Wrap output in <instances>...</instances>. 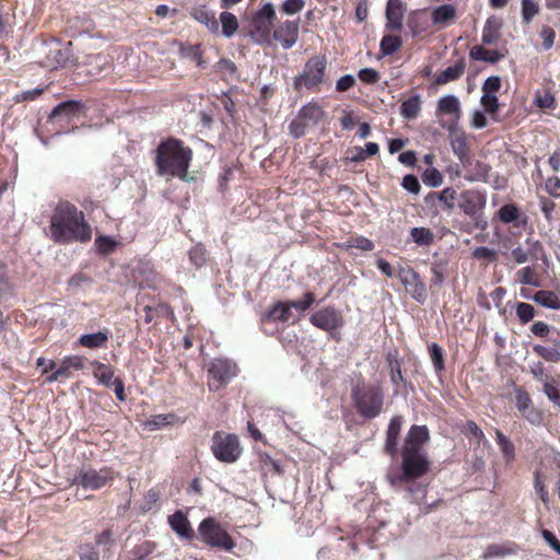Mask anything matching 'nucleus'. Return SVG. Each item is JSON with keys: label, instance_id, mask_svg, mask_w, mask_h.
<instances>
[{"label": "nucleus", "instance_id": "obj_62", "mask_svg": "<svg viewBox=\"0 0 560 560\" xmlns=\"http://www.w3.org/2000/svg\"><path fill=\"white\" fill-rule=\"evenodd\" d=\"M401 186L411 194H419L420 191V184L418 178L415 175H406L402 178Z\"/></svg>", "mask_w": 560, "mask_h": 560}, {"label": "nucleus", "instance_id": "obj_40", "mask_svg": "<svg viewBox=\"0 0 560 560\" xmlns=\"http://www.w3.org/2000/svg\"><path fill=\"white\" fill-rule=\"evenodd\" d=\"M516 277L520 283L539 287V278L535 269L530 266L524 267L516 272Z\"/></svg>", "mask_w": 560, "mask_h": 560}, {"label": "nucleus", "instance_id": "obj_21", "mask_svg": "<svg viewBox=\"0 0 560 560\" xmlns=\"http://www.w3.org/2000/svg\"><path fill=\"white\" fill-rule=\"evenodd\" d=\"M298 114L312 127L317 126L325 117L323 107L315 101H312L302 106Z\"/></svg>", "mask_w": 560, "mask_h": 560}, {"label": "nucleus", "instance_id": "obj_44", "mask_svg": "<svg viewBox=\"0 0 560 560\" xmlns=\"http://www.w3.org/2000/svg\"><path fill=\"white\" fill-rule=\"evenodd\" d=\"M310 128L313 127L298 114L289 125V132L294 139H299L303 137Z\"/></svg>", "mask_w": 560, "mask_h": 560}, {"label": "nucleus", "instance_id": "obj_47", "mask_svg": "<svg viewBox=\"0 0 560 560\" xmlns=\"http://www.w3.org/2000/svg\"><path fill=\"white\" fill-rule=\"evenodd\" d=\"M534 489L539 499L542 501L545 506L549 509L550 497L548 491L546 490L544 480L541 479V475L538 470L534 472Z\"/></svg>", "mask_w": 560, "mask_h": 560}, {"label": "nucleus", "instance_id": "obj_19", "mask_svg": "<svg viewBox=\"0 0 560 560\" xmlns=\"http://www.w3.org/2000/svg\"><path fill=\"white\" fill-rule=\"evenodd\" d=\"M168 524L171 528L182 538L192 540L195 533L187 516L182 511H176L174 514L168 516Z\"/></svg>", "mask_w": 560, "mask_h": 560}, {"label": "nucleus", "instance_id": "obj_33", "mask_svg": "<svg viewBox=\"0 0 560 560\" xmlns=\"http://www.w3.org/2000/svg\"><path fill=\"white\" fill-rule=\"evenodd\" d=\"M500 23L494 19H488L482 30V43L486 45H492L500 38Z\"/></svg>", "mask_w": 560, "mask_h": 560}, {"label": "nucleus", "instance_id": "obj_46", "mask_svg": "<svg viewBox=\"0 0 560 560\" xmlns=\"http://www.w3.org/2000/svg\"><path fill=\"white\" fill-rule=\"evenodd\" d=\"M290 308H295L300 313L307 311L315 302V294L313 292H305L300 300L287 301Z\"/></svg>", "mask_w": 560, "mask_h": 560}, {"label": "nucleus", "instance_id": "obj_38", "mask_svg": "<svg viewBox=\"0 0 560 560\" xmlns=\"http://www.w3.org/2000/svg\"><path fill=\"white\" fill-rule=\"evenodd\" d=\"M155 545L151 541H142L129 551V560H145L154 550Z\"/></svg>", "mask_w": 560, "mask_h": 560}, {"label": "nucleus", "instance_id": "obj_32", "mask_svg": "<svg viewBox=\"0 0 560 560\" xmlns=\"http://www.w3.org/2000/svg\"><path fill=\"white\" fill-rule=\"evenodd\" d=\"M94 246L100 255L108 256L117 249L119 242L112 236L98 235L95 238Z\"/></svg>", "mask_w": 560, "mask_h": 560}, {"label": "nucleus", "instance_id": "obj_10", "mask_svg": "<svg viewBox=\"0 0 560 560\" xmlns=\"http://www.w3.org/2000/svg\"><path fill=\"white\" fill-rule=\"evenodd\" d=\"M397 277L413 300L419 303H423L427 300L425 284L420 280L419 275L415 270L401 269Z\"/></svg>", "mask_w": 560, "mask_h": 560}, {"label": "nucleus", "instance_id": "obj_53", "mask_svg": "<svg viewBox=\"0 0 560 560\" xmlns=\"http://www.w3.org/2000/svg\"><path fill=\"white\" fill-rule=\"evenodd\" d=\"M430 357L433 362L434 369L436 372H441L444 370V357H443V350L442 348L432 343L430 346Z\"/></svg>", "mask_w": 560, "mask_h": 560}, {"label": "nucleus", "instance_id": "obj_57", "mask_svg": "<svg viewBox=\"0 0 560 560\" xmlns=\"http://www.w3.org/2000/svg\"><path fill=\"white\" fill-rule=\"evenodd\" d=\"M432 279L431 282L434 285H441L444 281L446 267L443 262H434L431 267Z\"/></svg>", "mask_w": 560, "mask_h": 560}, {"label": "nucleus", "instance_id": "obj_11", "mask_svg": "<svg viewBox=\"0 0 560 560\" xmlns=\"http://www.w3.org/2000/svg\"><path fill=\"white\" fill-rule=\"evenodd\" d=\"M85 360L86 359L82 355L65 357L56 371L47 376L46 381L48 383H54L70 378L74 371H81L85 368Z\"/></svg>", "mask_w": 560, "mask_h": 560}, {"label": "nucleus", "instance_id": "obj_41", "mask_svg": "<svg viewBox=\"0 0 560 560\" xmlns=\"http://www.w3.org/2000/svg\"><path fill=\"white\" fill-rule=\"evenodd\" d=\"M480 104L483 107L485 113L489 114L493 120L497 119V114L500 108L499 100L495 94H482Z\"/></svg>", "mask_w": 560, "mask_h": 560}, {"label": "nucleus", "instance_id": "obj_63", "mask_svg": "<svg viewBox=\"0 0 560 560\" xmlns=\"http://www.w3.org/2000/svg\"><path fill=\"white\" fill-rule=\"evenodd\" d=\"M534 104L539 108H553L555 97L549 92H545L535 97Z\"/></svg>", "mask_w": 560, "mask_h": 560}, {"label": "nucleus", "instance_id": "obj_6", "mask_svg": "<svg viewBox=\"0 0 560 560\" xmlns=\"http://www.w3.org/2000/svg\"><path fill=\"white\" fill-rule=\"evenodd\" d=\"M242 451L237 435L224 431L213 433L211 452L219 462L233 464L240 458Z\"/></svg>", "mask_w": 560, "mask_h": 560}, {"label": "nucleus", "instance_id": "obj_52", "mask_svg": "<svg viewBox=\"0 0 560 560\" xmlns=\"http://www.w3.org/2000/svg\"><path fill=\"white\" fill-rule=\"evenodd\" d=\"M80 560H100V551L95 544H83L79 548Z\"/></svg>", "mask_w": 560, "mask_h": 560}, {"label": "nucleus", "instance_id": "obj_42", "mask_svg": "<svg viewBox=\"0 0 560 560\" xmlns=\"http://www.w3.org/2000/svg\"><path fill=\"white\" fill-rule=\"evenodd\" d=\"M92 277L84 272H77L71 276L67 281V290L75 293L82 287L92 283Z\"/></svg>", "mask_w": 560, "mask_h": 560}, {"label": "nucleus", "instance_id": "obj_25", "mask_svg": "<svg viewBox=\"0 0 560 560\" xmlns=\"http://www.w3.org/2000/svg\"><path fill=\"white\" fill-rule=\"evenodd\" d=\"M466 68L465 59H459L454 66L447 67L435 79L438 84H446L451 81L459 79Z\"/></svg>", "mask_w": 560, "mask_h": 560}, {"label": "nucleus", "instance_id": "obj_28", "mask_svg": "<svg viewBox=\"0 0 560 560\" xmlns=\"http://www.w3.org/2000/svg\"><path fill=\"white\" fill-rule=\"evenodd\" d=\"M420 95H413L401 103L400 115L408 120L416 119L421 110Z\"/></svg>", "mask_w": 560, "mask_h": 560}, {"label": "nucleus", "instance_id": "obj_1", "mask_svg": "<svg viewBox=\"0 0 560 560\" xmlns=\"http://www.w3.org/2000/svg\"><path fill=\"white\" fill-rule=\"evenodd\" d=\"M49 230L51 240L58 244L89 243L93 235L84 212L68 200L54 208Z\"/></svg>", "mask_w": 560, "mask_h": 560}, {"label": "nucleus", "instance_id": "obj_15", "mask_svg": "<svg viewBox=\"0 0 560 560\" xmlns=\"http://www.w3.org/2000/svg\"><path fill=\"white\" fill-rule=\"evenodd\" d=\"M406 12V5L401 0H388L386 4V28L395 32L402 30V22Z\"/></svg>", "mask_w": 560, "mask_h": 560}, {"label": "nucleus", "instance_id": "obj_35", "mask_svg": "<svg viewBox=\"0 0 560 560\" xmlns=\"http://www.w3.org/2000/svg\"><path fill=\"white\" fill-rule=\"evenodd\" d=\"M410 237L419 246H428L434 242V233L428 228H412Z\"/></svg>", "mask_w": 560, "mask_h": 560}, {"label": "nucleus", "instance_id": "obj_64", "mask_svg": "<svg viewBox=\"0 0 560 560\" xmlns=\"http://www.w3.org/2000/svg\"><path fill=\"white\" fill-rule=\"evenodd\" d=\"M544 393L546 394L550 401L560 406V392L555 385L546 382L544 384Z\"/></svg>", "mask_w": 560, "mask_h": 560}, {"label": "nucleus", "instance_id": "obj_34", "mask_svg": "<svg viewBox=\"0 0 560 560\" xmlns=\"http://www.w3.org/2000/svg\"><path fill=\"white\" fill-rule=\"evenodd\" d=\"M495 440L500 446L503 458L506 463H511L515 458L514 444L499 430H495Z\"/></svg>", "mask_w": 560, "mask_h": 560}, {"label": "nucleus", "instance_id": "obj_45", "mask_svg": "<svg viewBox=\"0 0 560 560\" xmlns=\"http://www.w3.org/2000/svg\"><path fill=\"white\" fill-rule=\"evenodd\" d=\"M522 20L524 24H529L539 13V4L535 0H522Z\"/></svg>", "mask_w": 560, "mask_h": 560}, {"label": "nucleus", "instance_id": "obj_36", "mask_svg": "<svg viewBox=\"0 0 560 560\" xmlns=\"http://www.w3.org/2000/svg\"><path fill=\"white\" fill-rule=\"evenodd\" d=\"M220 22L222 24V34L230 38L238 30V21L233 13L224 11L220 14Z\"/></svg>", "mask_w": 560, "mask_h": 560}, {"label": "nucleus", "instance_id": "obj_3", "mask_svg": "<svg viewBox=\"0 0 560 560\" xmlns=\"http://www.w3.org/2000/svg\"><path fill=\"white\" fill-rule=\"evenodd\" d=\"M429 430L425 425H412L404 442L401 450L402 472L397 477L399 481H411L422 477L429 470V460L423 445L429 441Z\"/></svg>", "mask_w": 560, "mask_h": 560}, {"label": "nucleus", "instance_id": "obj_27", "mask_svg": "<svg viewBox=\"0 0 560 560\" xmlns=\"http://www.w3.org/2000/svg\"><path fill=\"white\" fill-rule=\"evenodd\" d=\"M469 56L472 60H481L489 63H495L499 60L504 58V54L498 51V50H488L482 46H474L470 51Z\"/></svg>", "mask_w": 560, "mask_h": 560}, {"label": "nucleus", "instance_id": "obj_14", "mask_svg": "<svg viewBox=\"0 0 560 560\" xmlns=\"http://www.w3.org/2000/svg\"><path fill=\"white\" fill-rule=\"evenodd\" d=\"M310 322L323 330H334L342 325V317L334 307L327 306L313 313Z\"/></svg>", "mask_w": 560, "mask_h": 560}, {"label": "nucleus", "instance_id": "obj_58", "mask_svg": "<svg viewBox=\"0 0 560 560\" xmlns=\"http://www.w3.org/2000/svg\"><path fill=\"white\" fill-rule=\"evenodd\" d=\"M515 405L518 411H527L529 406H532V399L528 393L522 388H517L515 394Z\"/></svg>", "mask_w": 560, "mask_h": 560}, {"label": "nucleus", "instance_id": "obj_16", "mask_svg": "<svg viewBox=\"0 0 560 560\" xmlns=\"http://www.w3.org/2000/svg\"><path fill=\"white\" fill-rule=\"evenodd\" d=\"M350 550V540L340 536L337 542L320 548L317 553L318 560H347Z\"/></svg>", "mask_w": 560, "mask_h": 560}, {"label": "nucleus", "instance_id": "obj_17", "mask_svg": "<svg viewBox=\"0 0 560 560\" xmlns=\"http://www.w3.org/2000/svg\"><path fill=\"white\" fill-rule=\"evenodd\" d=\"M110 338V331L103 329L93 334H83L79 337L77 343L91 350L106 349Z\"/></svg>", "mask_w": 560, "mask_h": 560}, {"label": "nucleus", "instance_id": "obj_23", "mask_svg": "<svg viewBox=\"0 0 560 560\" xmlns=\"http://www.w3.org/2000/svg\"><path fill=\"white\" fill-rule=\"evenodd\" d=\"M190 15L199 23L205 24L210 32H218L219 23L215 18V14L212 11L208 10L206 5L194 8L190 12Z\"/></svg>", "mask_w": 560, "mask_h": 560}, {"label": "nucleus", "instance_id": "obj_18", "mask_svg": "<svg viewBox=\"0 0 560 560\" xmlns=\"http://www.w3.org/2000/svg\"><path fill=\"white\" fill-rule=\"evenodd\" d=\"M402 425V417L395 416L390 419L387 432H386V441L384 445L385 452L390 455L395 456L397 454V444H398V438L401 431Z\"/></svg>", "mask_w": 560, "mask_h": 560}, {"label": "nucleus", "instance_id": "obj_5", "mask_svg": "<svg viewBox=\"0 0 560 560\" xmlns=\"http://www.w3.org/2000/svg\"><path fill=\"white\" fill-rule=\"evenodd\" d=\"M197 537L201 542L214 549L232 551L236 546L232 536L213 517H206L200 522Z\"/></svg>", "mask_w": 560, "mask_h": 560}, {"label": "nucleus", "instance_id": "obj_51", "mask_svg": "<svg viewBox=\"0 0 560 560\" xmlns=\"http://www.w3.org/2000/svg\"><path fill=\"white\" fill-rule=\"evenodd\" d=\"M476 171L471 172L469 175H466V179L469 182H480V180H487L490 166L486 163H481L479 161L475 164Z\"/></svg>", "mask_w": 560, "mask_h": 560}, {"label": "nucleus", "instance_id": "obj_48", "mask_svg": "<svg viewBox=\"0 0 560 560\" xmlns=\"http://www.w3.org/2000/svg\"><path fill=\"white\" fill-rule=\"evenodd\" d=\"M516 315L522 324H527L535 317L536 312L533 305L520 302L516 305Z\"/></svg>", "mask_w": 560, "mask_h": 560}, {"label": "nucleus", "instance_id": "obj_9", "mask_svg": "<svg viewBox=\"0 0 560 560\" xmlns=\"http://www.w3.org/2000/svg\"><path fill=\"white\" fill-rule=\"evenodd\" d=\"M207 372L210 390H218L236 376L237 366L228 359H214L209 363Z\"/></svg>", "mask_w": 560, "mask_h": 560}, {"label": "nucleus", "instance_id": "obj_4", "mask_svg": "<svg viewBox=\"0 0 560 560\" xmlns=\"http://www.w3.org/2000/svg\"><path fill=\"white\" fill-rule=\"evenodd\" d=\"M328 59L326 55L315 54L304 63L303 70L293 79V88L301 92L303 89L318 93L327 82Z\"/></svg>", "mask_w": 560, "mask_h": 560}, {"label": "nucleus", "instance_id": "obj_24", "mask_svg": "<svg viewBox=\"0 0 560 560\" xmlns=\"http://www.w3.org/2000/svg\"><path fill=\"white\" fill-rule=\"evenodd\" d=\"M82 105L77 101H67L58 104L49 114L48 120L55 121L58 117L65 116L67 118L79 114Z\"/></svg>", "mask_w": 560, "mask_h": 560}, {"label": "nucleus", "instance_id": "obj_30", "mask_svg": "<svg viewBox=\"0 0 560 560\" xmlns=\"http://www.w3.org/2000/svg\"><path fill=\"white\" fill-rule=\"evenodd\" d=\"M532 300L537 304L550 308V310H560V300L557 294L552 291L540 290L537 291Z\"/></svg>", "mask_w": 560, "mask_h": 560}, {"label": "nucleus", "instance_id": "obj_39", "mask_svg": "<svg viewBox=\"0 0 560 560\" xmlns=\"http://www.w3.org/2000/svg\"><path fill=\"white\" fill-rule=\"evenodd\" d=\"M402 45V40L399 36L396 35H384L380 48L381 51L385 55H393L396 52Z\"/></svg>", "mask_w": 560, "mask_h": 560}, {"label": "nucleus", "instance_id": "obj_55", "mask_svg": "<svg viewBox=\"0 0 560 560\" xmlns=\"http://www.w3.org/2000/svg\"><path fill=\"white\" fill-rule=\"evenodd\" d=\"M443 182L442 174L436 168H428L423 173V183L430 187H439Z\"/></svg>", "mask_w": 560, "mask_h": 560}, {"label": "nucleus", "instance_id": "obj_29", "mask_svg": "<svg viewBox=\"0 0 560 560\" xmlns=\"http://www.w3.org/2000/svg\"><path fill=\"white\" fill-rule=\"evenodd\" d=\"M438 112L443 115L459 116L460 103L455 95H445L438 101Z\"/></svg>", "mask_w": 560, "mask_h": 560}, {"label": "nucleus", "instance_id": "obj_37", "mask_svg": "<svg viewBox=\"0 0 560 560\" xmlns=\"http://www.w3.org/2000/svg\"><path fill=\"white\" fill-rule=\"evenodd\" d=\"M537 247H540L539 242H534L530 244L529 249H524L522 246H517L512 249V257L516 264L522 265L528 261L529 259L536 258L535 250Z\"/></svg>", "mask_w": 560, "mask_h": 560}, {"label": "nucleus", "instance_id": "obj_7", "mask_svg": "<svg viewBox=\"0 0 560 560\" xmlns=\"http://www.w3.org/2000/svg\"><path fill=\"white\" fill-rule=\"evenodd\" d=\"M116 472L112 467L104 466L100 470L92 467L80 468L72 480V485H77L86 490H100L115 479Z\"/></svg>", "mask_w": 560, "mask_h": 560}, {"label": "nucleus", "instance_id": "obj_13", "mask_svg": "<svg viewBox=\"0 0 560 560\" xmlns=\"http://www.w3.org/2000/svg\"><path fill=\"white\" fill-rule=\"evenodd\" d=\"M300 20H287L273 28V39L282 46L283 49L291 48L299 38Z\"/></svg>", "mask_w": 560, "mask_h": 560}, {"label": "nucleus", "instance_id": "obj_54", "mask_svg": "<svg viewBox=\"0 0 560 560\" xmlns=\"http://www.w3.org/2000/svg\"><path fill=\"white\" fill-rule=\"evenodd\" d=\"M434 195L447 210H452L454 208L456 191L453 188L447 187L440 192H435Z\"/></svg>", "mask_w": 560, "mask_h": 560}, {"label": "nucleus", "instance_id": "obj_8", "mask_svg": "<svg viewBox=\"0 0 560 560\" xmlns=\"http://www.w3.org/2000/svg\"><path fill=\"white\" fill-rule=\"evenodd\" d=\"M355 406L359 413L368 419L380 415L383 406V397L378 387L366 386L358 390Z\"/></svg>", "mask_w": 560, "mask_h": 560}, {"label": "nucleus", "instance_id": "obj_26", "mask_svg": "<svg viewBox=\"0 0 560 560\" xmlns=\"http://www.w3.org/2000/svg\"><path fill=\"white\" fill-rule=\"evenodd\" d=\"M91 366L93 368V375L95 378L106 387H110L115 380L113 366L97 360L92 361Z\"/></svg>", "mask_w": 560, "mask_h": 560}, {"label": "nucleus", "instance_id": "obj_20", "mask_svg": "<svg viewBox=\"0 0 560 560\" xmlns=\"http://www.w3.org/2000/svg\"><path fill=\"white\" fill-rule=\"evenodd\" d=\"M457 18L456 8L453 4H442L432 10V24L444 27Z\"/></svg>", "mask_w": 560, "mask_h": 560}, {"label": "nucleus", "instance_id": "obj_12", "mask_svg": "<svg viewBox=\"0 0 560 560\" xmlns=\"http://www.w3.org/2000/svg\"><path fill=\"white\" fill-rule=\"evenodd\" d=\"M276 19L273 4L266 3L254 14L252 24L255 32L264 39H267Z\"/></svg>", "mask_w": 560, "mask_h": 560}, {"label": "nucleus", "instance_id": "obj_50", "mask_svg": "<svg viewBox=\"0 0 560 560\" xmlns=\"http://www.w3.org/2000/svg\"><path fill=\"white\" fill-rule=\"evenodd\" d=\"M520 217L518 208L515 205H504L499 210V218L503 223H511Z\"/></svg>", "mask_w": 560, "mask_h": 560}, {"label": "nucleus", "instance_id": "obj_59", "mask_svg": "<svg viewBox=\"0 0 560 560\" xmlns=\"http://www.w3.org/2000/svg\"><path fill=\"white\" fill-rule=\"evenodd\" d=\"M501 88V79L498 75H492L486 79L482 84V94H495Z\"/></svg>", "mask_w": 560, "mask_h": 560}, {"label": "nucleus", "instance_id": "obj_61", "mask_svg": "<svg viewBox=\"0 0 560 560\" xmlns=\"http://www.w3.org/2000/svg\"><path fill=\"white\" fill-rule=\"evenodd\" d=\"M359 79L368 84L376 83L380 80V73L373 68H364L359 71Z\"/></svg>", "mask_w": 560, "mask_h": 560}, {"label": "nucleus", "instance_id": "obj_43", "mask_svg": "<svg viewBox=\"0 0 560 560\" xmlns=\"http://www.w3.org/2000/svg\"><path fill=\"white\" fill-rule=\"evenodd\" d=\"M459 209L467 215L474 217L477 213V203L474 194L464 191L460 194Z\"/></svg>", "mask_w": 560, "mask_h": 560}, {"label": "nucleus", "instance_id": "obj_31", "mask_svg": "<svg viewBox=\"0 0 560 560\" xmlns=\"http://www.w3.org/2000/svg\"><path fill=\"white\" fill-rule=\"evenodd\" d=\"M178 420V416L173 412L153 415L148 419L147 427L150 430H159L167 425H174Z\"/></svg>", "mask_w": 560, "mask_h": 560}, {"label": "nucleus", "instance_id": "obj_49", "mask_svg": "<svg viewBox=\"0 0 560 560\" xmlns=\"http://www.w3.org/2000/svg\"><path fill=\"white\" fill-rule=\"evenodd\" d=\"M534 351L549 362H558L560 361V348H547L540 345L534 346Z\"/></svg>", "mask_w": 560, "mask_h": 560}, {"label": "nucleus", "instance_id": "obj_56", "mask_svg": "<svg viewBox=\"0 0 560 560\" xmlns=\"http://www.w3.org/2000/svg\"><path fill=\"white\" fill-rule=\"evenodd\" d=\"M304 0H285L281 5V11L288 15H293L303 10Z\"/></svg>", "mask_w": 560, "mask_h": 560}, {"label": "nucleus", "instance_id": "obj_60", "mask_svg": "<svg viewBox=\"0 0 560 560\" xmlns=\"http://www.w3.org/2000/svg\"><path fill=\"white\" fill-rule=\"evenodd\" d=\"M44 93V88H36L33 90L24 91L15 95L16 103L31 102L37 100Z\"/></svg>", "mask_w": 560, "mask_h": 560}, {"label": "nucleus", "instance_id": "obj_2", "mask_svg": "<svg viewBox=\"0 0 560 560\" xmlns=\"http://www.w3.org/2000/svg\"><path fill=\"white\" fill-rule=\"evenodd\" d=\"M194 151L185 142L175 137L162 139L155 149V172L162 177H174L189 182V167Z\"/></svg>", "mask_w": 560, "mask_h": 560}, {"label": "nucleus", "instance_id": "obj_22", "mask_svg": "<svg viewBox=\"0 0 560 560\" xmlns=\"http://www.w3.org/2000/svg\"><path fill=\"white\" fill-rule=\"evenodd\" d=\"M292 317V311L288 302L278 301L264 315L262 320L287 323Z\"/></svg>", "mask_w": 560, "mask_h": 560}]
</instances>
